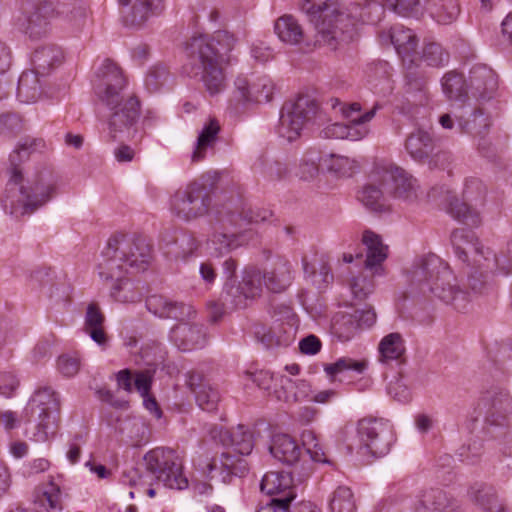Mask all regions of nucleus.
Returning <instances> with one entry per match:
<instances>
[{
	"mask_svg": "<svg viewBox=\"0 0 512 512\" xmlns=\"http://www.w3.org/2000/svg\"><path fill=\"white\" fill-rule=\"evenodd\" d=\"M19 386V380L12 372L0 373V394L6 398L12 397Z\"/></svg>",
	"mask_w": 512,
	"mask_h": 512,
	"instance_id": "obj_62",
	"label": "nucleus"
},
{
	"mask_svg": "<svg viewBox=\"0 0 512 512\" xmlns=\"http://www.w3.org/2000/svg\"><path fill=\"white\" fill-rule=\"evenodd\" d=\"M453 499L444 490L430 488L422 491L413 502V512H447Z\"/></svg>",
	"mask_w": 512,
	"mask_h": 512,
	"instance_id": "obj_31",
	"label": "nucleus"
},
{
	"mask_svg": "<svg viewBox=\"0 0 512 512\" xmlns=\"http://www.w3.org/2000/svg\"><path fill=\"white\" fill-rule=\"evenodd\" d=\"M368 82L377 88L378 82L388 85L390 78V66L387 62L372 64L367 70Z\"/></svg>",
	"mask_w": 512,
	"mask_h": 512,
	"instance_id": "obj_59",
	"label": "nucleus"
},
{
	"mask_svg": "<svg viewBox=\"0 0 512 512\" xmlns=\"http://www.w3.org/2000/svg\"><path fill=\"white\" fill-rule=\"evenodd\" d=\"M316 104L308 97H299L294 102H287L281 109L278 134L288 142L296 140L304 127L316 112Z\"/></svg>",
	"mask_w": 512,
	"mask_h": 512,
	"instance_id": "obj_15",
	"label": "nucleus"
},
{
	"mask_svg": "<svg viewBox=\"0 0 512 512\" xmlns=\"http://www.w3.org/2000/svg\"><path fill=\"white\" fill-rule=\"evenodd\" d=\"M47 149L42 138L26 137L20 140L8 159L9 180L6 193L2 200L4 209L9 214L19 217L33 213L45 205L55 192V185L49 172L41 173L29 178L24 184L21 163L36 153Z\"/></svg>",
	"mask_w": 512,
	"mask_h": 512,
	"instance_id": "obj_1",
	"label": "nucleus"
},
{
	"mask_svg": "<svg viewBox=\"0 0 512 512\" xmlns=\"http://www.w3.org/2000/svg\"><path fill=\"white\" fill-rule=\"evenodd\" d=\"M362 242L367 249L365 266L371 270L375 269L374 273L377 274L381 263L387 258L388 247L382 243L379 235L370 230L364 231Z\"/></svg>",
	"mask_w": 512,
	"mask_h": 512,
	"instance_id": "obj_39",
	"label": "nucleus"
},
{
	"mask_svg": "<svg viewBox=\"0 0 512 512\" xmlns=\"http://www.w3.org/2000/svg\"><path fill=\"white\" fill-rule=\"evenodd\" d=\"M374 181H380L386 193L395 198L412 200L416 197L417 181L402 168L394 164H383L372 172Z\"/></svg>",
	"mask_w": 512,
	"mask_h": 512,
	"instance_id": "obj_16",
	"label": "nucleus"
},
{
	"mask_svg": "<svg viewBox=\"0 0 512 512\" xmlns=\"http://www.w3.org/2000/svg\"><path fill=\"white\" fill-rule=\"evenodd\" d=\"M374 181H380L386 193L395 198L412 200L416 197L417 181L402 168L394 164H383L372 172Z\"/></svg>",
	"mask_w": 512,
	"mask_h": 512,
	"instance_id": "obj_17",
	"label": "nucleus"
},
{
	"mask_svg": "<svg viewBox=\"0 0 512 512\" xmlns=\"http://www.w3.org/2000/svg\"><path fill=\"white\" fill-rule=\"evenodd\" d=\"M244 219L233 212H219L217 227L207 241V249L216 257L223 256L242 246Z\"/></svg>",
	"mask_w": 512,
	"mask_h": 512,
	"instance_id": "obj_13",
	"label": "nucleus"
},
{
	"mask_svg": "<svg viewBox=\"0 0 512 512\" xmlns=\"http://www.w3.org/2000/svg\"><path fill=\"white\" fill-rule=\"evenodd\" d=\"M291 501L284 498H271L266 504H261L257 512H289Z\"/></svg>",
	"mask_w": 512,
	"mask_h": 512,
	"instance_id": "obj_64",
	"label": "nucleus"
},
{
	"mask_svg": "<svg viewBox=\"0 0 512 512\" xmlns=\"http://www.w3.org/2000/svg\"><path fill=\"white\" fill-rule=\"evenodd\" d=\"M260 489L272 498L294 500L296 496L292 476L290 473L283 471L265 473L260 483Z\"/></svg>",
	"mask_w": 512,
	"mask_h": 512,
	"instance_id": "obj_29",
	"label": "nucleus"
},
{
	"mask_svg": "<svg viewBox=\"0 0 512 512\" xmlns=\"http://www.w3.org/2000/svg\"><path fill=\"white\" fill-rule=\"evenodd\" d=\"M471 117L472 119L466 121L459 118V126L467 132L481 135L490 125L488 117L481 109L475 110Z\"/></svg>",
	"mask_w": 512,
	"mask_h": 512,
	"instance_id": "obj_56",
	"label": "nucleus"
},
{
	"mask_svg": "<svg viewBox=\"0 0 512 512\" xmlns=\"http://www.w3.org/2000/svg\"><path fill=\"white\" fill-rule=\"evenodd\" d=\"M340 111L344 118L348 120L346 124V139L358 141L366 137L369 133L367 123L375 116V109H371L361 114V106L359 103L343 105Z\"/></svg>",
	"mask_w": 512,
	"mask_h": 512,
	"instance_id": "obj_27",
	"label": "nucleus"
},
{
	"mask_svg": "<svg viewBox=\"0 0 512 512\" xmlns=\"http://www.w3.org/2000/svg\"><path fill=\"white\" fill-rule=\"evenodd\" d=\"M321 347L320 339L313 334L304 337L299 342V349L305 355H315L321 350Z\"/></svg>",
	"mask_w": 512,
	"mask_h": 512,
	"instance_id": "obj_63",
	"label": "nucleus"
},
{
	"mask_svg": "<svg viewBox=\"0 0 512 512\" xmlns=\"http://www.w3.org/2000/svg\"><path fill=\"white\" fill-rule=\"evenodd\" d=\"M234 86V98L242 103H267L275 92V84L267 75H240Z\"/></svg>",
	"mask_w": 512,
	"mask_h": 512,
	"instance_id": "obj_19",
	"label": "nucleus"
},
{
	"mask_svg": "<svg viewBox=\"0 0 512 512\" xmlns=\"http://www.w3.org/2000/svg\"><path fill=\"white\" fill-rule=\"evenodd\" d=\"M220 124L217 119L210 118L199 131L193 151L191 153V162L199 163L213 151L218 141L220 133Z\"/></svg>",
	"mask_w": 512,
	"mask_h": 512,
	"instance_id": "obj_30",
	"label": "nucleus"
},
{
	"mask_svg": "<svg viewBox=\"0 0 512 512\" xmlns=\"http://www.w3.org/2000/svg\"><path fill=\"white\" fill-rule=\"evenodd\" d=\"M443 93L450 100H460L464 96L463 77L456 72L446 73L441 80Z\"/></svg>",
	"mask_w": 512,
	"mask_h": 512,
	"instance_id": "obj_51",
	"label": "nucleus"
},
{
	"mask_svg": "<svg viewBox=\"0 0 512 512\" xmlns=\"http://www.w3.org/2000/svg\"><path fill=\"white\" fill-rule=\"evenodd\" d=\"M226 439L229 440V444L233 447L234 451L240 455H249L254 447V439L252 432L245 426L239 425L232 432H225Z\"/></svg>",
	"mask_w": 512,
	"mask_h": 512,
	"instance_id": "obj_49",
	"label": "nucleus"
},
{
	"mask_svg": "<svg viewBox=\"0 0 512 512\" xmlns=\"http://www.w3.org/2000/svg\"><path fill=\"white\" fill-rule=\"evenodd\" d=\"M451 243L458 259L470 267L468 282L475 293L483 294L492 286L494 271L507 275L512 270V237L500 256L484 249L474 232L464 228L452 232Z\"/></svg>",
	"mask_w": 512,
	"mask_h": 512,
	"instance_id": "obj_3",
	"label": "nucleus"
},
{
	"mask_svg": "<svg viewBox=\"0 0 512 512\" xmlns=\"http://www.w3.org/2000/svg\"><path fill=\"white\" fill-rule=\"evenodd\" d=\"M424 7L434 21L443 25L455 21L460 13L457 0H424Z\"/></svg>",
	"mask_w": 512,
	"mask_h": 512,
	"instance_id": "obj_38",
	"label": "nucleus"
},
{
	"mask_svg": "<svg viewBox=\"0 0 512 512\" xmlns=\"http://www.w3.org/2000/svg\"><path fill=\"white\" fill-rule=\"evenodd\" d=\"M485 423L489 426L487 433L497 438L499 435L494 430H503L506 427V415L512 412V400L505 392H499L485 399Z\"/></svg>",
	"mask_w": 512,
	"mask_h": 512,
	"instance_id": "obj_23",
	"label": "nucleus"
},
{
	"mask_svg": "<svg viewBox=\"0 0 512 512\" xmlns=\"http://www.w3.org/2000/svg\"><path fill=\"white\" fill-rule=\"evenodd\" d=\"M119 433L133 447L146 444L149 441V429L141 418L131 417L120 422Z\"/></svg>",
	"mask_w": 512,
	"mask_h": 512,
	"instance_id": "obj_40",
	"label": "nucleus"
},
{
	"mask_svg": "<svg viewBox=\"0 0 512 512\" xmlns=\"http://www.w3.org/2000/svg\"><path fill=\"white\" fill-rule=\"evenodd\" d=\"M41 75L33 70L24 71L19 79L16 90L17 98L22 103H34L42 95Z\"/></svg>",
	"mask_w": 512,
	"mask_h": 512,
	"instance_id": "obj_37",
	"label": "nucleus"
},
{
	"mask_svg": "<svg viewBox=\"0 0 512 512\" xmlns=\"http://www.w3.org/2000/svg\"><path fill=\"white\" fill-rule=\"evenodd\" d=\"M368 368L366 359H355L352 357H340L334 363L324 365V371L330 378H335L339 374L354 373L362 375Z\"/></svg>",
	"mask_w": 512,
	"mask_h": 512,
	"instance_id": "obj_46",
	"label": "nucleus"
},
{
	"mask_svg": "<svg viewBox=\"0 0 512 512\" xmlns=\"http://www.w3.org/2000/svg\"><path fill=\"white\" fill-rule=\"evenodd\" d=\"M412 282L457 310L465 309L469 302V294L459 287L448 264L435 254L424 257L414 267Z\"/></svg>",
	"mask_w": 512,
	"mask_h": 512,
	"instance_id": "obj_7",
	"label": "nucleus"
},
{
	"mask_svg": "<svg viewBox=\"0 0 512 512\" xmlns=\"http://www.w3.org/2000/svg\"><path fill=\"white\" fill-rule=\"evenodd\" d=\"M371 182L363 187L358 194V199L372 211H383L385 209L384 203V189H380L376 184L381 185L380 181H374L372 175L370 176Z\"/></svg>",
	"mask_w": 512,
	"mask_h": 512,
	"instance_id": "obj_50",
	"label": "nucleus"
},
{
	"mask_svg": "<svg viewBox=\"0 0 512 512\" xmlns=\"http://www.w3.org/2000/svg\"><path fill=\"white\" fill-rule=\"evenodd\" d=\"M302 442L313 461L326 462L325 453L312 431L302 433Z\"/></svg>",
	"mask_w": 512,
	"mask_h": 512,
	"instance_id": "obj_60",
	"label": "nucleus"
},
{
	"mask_svg": "<svg viewBox=\"0 0 512 512\" xmlns=\"http://www.w3.org/2000/svg\"><path fill=\"white\" fill-rule=\"evenodd\" d=\"M328 512H357L353 491L347 486H338L330 496Z\"/></svg>",
	"mask_w": 512,
	"mask_h": 512,
	"instance_id": "obj_48",
	"label": "nucleus"
},
{
	"mask_svg": "<svg viewBox=\"0 0 512 512\" xmlns=\"http://www.w3.org/2000/svg\"><path fill=\"white\" fill-rule=\"evenodd\" d=\"M19 10L18 24L31 36L40 34L51 19L80 31L91 16L86 0H21Z\"/></svg>",
	"mask_w": 512,
	"mask_h": 512,
	"instance_id": "obj_6",
	"label": "nucleus"
},
{
	"mask_svg": "<svg viewBox=\"0 0 512 512\" xmlns=\"http://www.w3.org/2000/svg\"><path fill=\"white\" fill-rule=\"evenodd\" d=\"M281 389L276 390V398L284 402L310 401L312 389L306 380H293L287 376L280 378Z\"/></svg>",
	"mask_w": 512,
	"mask_h": 512,
	"instance_id": "obj_36",
	"label": "nucleus"
},
{
	"mask_svg": "<svg viewBox=\"0 0 512 512\" xmlns=\"http://www.w3.org/2000/svg\"><path fill=\"white\" fill-rule=\"evenodd\" d=\"M246 462L228 452L221 454L219 460L214 459L207 464V473L212 474L214 471H219L224 482L230 480L232 476L241 477L247 472Z\"/></svg>",
	"mask_w": 512,
	"mask_h": 512,
	"instance_id": "obj_35",
	"label": "nucleus"
},
{
	"mask_svg": "<svg viewBox=\"0 0 512 512\" xmlns=\"http://www.w3.org/2000/svg\"><path fill=\"white\" fill-rule=\"evenodd\" d=\"M169 72L165 66L157 64L152 66L145 77V86L151 92H156L169 82Z\"/></svg>",
	"mask_w": 512,
	"mask_h": 512,
	"instance_id": "obj_55",
	"label": "nucleus"
},
{
	"mask_svg": "<svg viewBox=\"0 0 512 512\" xmlns=\"http://www.w3.org/2000/svg\"><path fill=\"white\" fill-rule=\"evenodd\" d=\"M472 501L479 504L485 512H510L496 496L493 487L485 484H476L469 490Z\"/></svg>",
	"mask_w": 512,
	"mask_h": 512,
	"instance_id": "obj_41",
	"label": "nucleus"
},
{
	"mask_svg": "<svg viewBox=\"0 0 512 512\" xmlns=\"http://www.w3.org/2000/svg\"><path fill=\"white\" fill-rule=\"evenodd\" d=\"M96 93L111 111L108 128L112 141L129 137L140 114V103L133 94L125 93L126 80L120 68L106 59L98 71Z\"/></svg>",
	"mask_w": 512,
	"mask_h": 512,
	"instance_id": "obj_2",
	"label": "nucleus"
},
{
	"mask_svg": "<svg viewBox=\"0 0 512 512\" xmlns=\"http://www.w3.org/2000/svg\"><path fill=\"white\" fill-rule=\"evenodd\" d=\"M377 350L380 363L400 362L406 353L405 340L398 332L389 333L380 340Z\"/></svg>",
	"mask_w": 512,
	"mask_h": 512,
	"instance_id": "obj_34",
	"label": "nucleus"
},
{
	"mask_svg": "<svg viewBox=\"0 0 512 512\" xmlns=\"http://www.w3.org/2000/svg\"><path fill=\"white\" fill-rule=\"evenodd\" d=\"M125 252H129L128 244L117 245V240L114 237L108 240L97 264L100 279L106 282L119 280V277L130 271L125 261Z\"/></svg>",
	"mask_w": 512,
	"mask_h": 512,
	"instance_id": "obj_20",
	"label": "nucleus"
},
{
	"mask_svg": "<svg viewBox=\"0 0 512 512\" xmlns=\"http://www.w3.org/2000/svg\"><path fill=\"white\" fill-rule=\"evenodd\" d=\"M390 38L397 53L402 58L407 85L415 83V86H418V82L423 79V72H416L415 55L418 45L416 34L409 28L395 25L391 28Z\"/></svg>",
	"mask_w": 512,
	"mask_h": 512,
	"instance_id": "obj_18",
	"label": "nucleus"
},
{
	"mask_svg": "<svg viewBox=\"0 0 512 512\" xmlns=\"http://www.w3.org/2000/svg\"><path fill=\"white\" fill-rule=\"evenodd\" d=\"M384 6V3L381 4L374 0H365L361 3L352 4L349 8H344V23L338 24V26L343 27L344 24L351 23L353 30L343 35V37L341 36L338 39V43L349 41L353 38L358 22L367 24L378 23L384 16Z\"/></svg>",
	"mask_w": 512,
	"mask_h": 512,
	"instance_id": "obj_21",
	"label": "nucleus"
},
{
	"mask_svg": "<svg viewBox=\"0 0 512 512\" xmlns=\"http://www.w3.org/2000/svg\"><path fill=\"white\" fill-rule=\"evenodd\" d=\"M406 150L415 160L427 158L433 149L430 134L423 130H416L406 140Z\"/></svg>",
	"mask_w": 512,
	"mask_h": 512,
	"instance_id": "obj_47",
	"label": "nucleus"
},
{
	"mask_svg": "<svg viewBox=\"0 0 512 512\" xmlns=\"http://www.w3.org/2000/svg\"><path fill=\"white\" fill-rule=\"evenodd\" d=\"M235 43L236 39L227 31L193 37L186 50L198 63L185 65L184 72L190 77H200L211 95L219 93L225 86L224 67L229 63V53Z\"/></svg>",
	"mask_w": 512,
	"mask_h": 512,
	"instance_id": "obj_4",
	"label": "nucleus"
},
{
	"mask_svg": "<svg viewBox=\"0 0 512 512\" xmlns=\"http://www.w3.org/2000/svg\"><path fill=\"white\" fill-rule=\"evenodd\" d=\"M472 86L477 90L480 98H490L498 87L496 74L485 66L475 67L471 76Z\"/></svg>",
	"mask_w": 512,
	"mask_h": 512,
	"instance_id": "obj_45",
	"label": "nucleus"
},
{
	"mask_svg": "<svg viewBox=\"0 0 512 512\" xmlns=\"http://www.w3.org/2000/svg\"><path fill=\"white\" fill-rule=\"evenodd\" d=\"M271 455L285 464H294L301 455V447L297 441L287 434H276L269 446Z\"/></svg>",
	"mask_w": 512,
	"mask_h": 512,
	"instance_id": "obj_33",
	"label": "nucleus"
},
{
	"mask_svg": "<svg viewBox=\"0 0 512 512\" xmlns=\"http://www.w3.org/2000/svg\"><path fill=\"white\" fill-rule=\"evenodd\" d=\"M324 162L329 171L341 177L352 176L357 168L356 162L345 156L330 155Z\"/></svg>",
	"mask_w": 512,
	"mask_h": 512,
	"instance_id": "obj_54",
	"label": "nucleus"
},
{
	"mask_svg": "<svg viewBox=\"0 0 512 512\" xmlns=\"http://www.w3.org/2000/svg\"><path fill=\"white\" fill-rule=\"evenodd\" d=\"M384 5L403 17L418 14L420 0H382Z\"/></svg>",
	"mask_w": 512,
	"mask_h": 512,
	"instance_id": "obj_57",
	"label": "nucleus"
},
{
	"mask_svg": "<svg viewBox=\"0 0 512 512\" xmlns=\"http://www.w3.org/2000/svg\"><path fill=\"white\" fill-rule=\"evenodd\" d=\"M291 264L284 259L275 262L271 270L262 274L255 268H246L239 285H228L227 294L231 296V304L235 308H245L250 301L262 292V284L272 292L284 291L292 282Z\"/></svg>",
	"mask_w": 512,
	"mask_h": 512,
	"instance_id": "obj_8",
	"label": "nucleus"
},
{
	"mask_svg": "<svg viewBox=\"0 0 512 512\" xmlns=\"http://www.w3.org/2000/svg\"><path fill=\"white\" fill-rule=\"evenodd\" d=\"M359 452L363 455L382 457L395 441L393 428L383 419L364 418L358 422Z\"/></svg>",
	"mask_w": 512,
	"mask_h": 512,
	"instance_id": "obj_14",
	"label": "nucleus"
},
{
	"mask_svg": "<svg viewBox=\"0 0 512 512\" xmlns=\"http://www.w3.org/2000/svg\"><path fill=\"white\" fill-rule=\"evenodd\" d=\"M169 205L176 218L189 222L209 212L211 197L206 185L195 180L176 190Z\"/></svg>",
	"mask_w": 512,
	"mask_h": 512,
	"instance_id": "obj_11",
	"label": "nucleus"
},
{
	"mask_svg": "<svg viewBox=\"0 0 512 512\" xmlns=\"http://www.w3.org/2000/svg\"><path fill=\"white\" fill-rule=\"evenodd\" d=\"M104 322L105 316L100 307L95 303H90L86 309L84 330L98 345H104L107 341Z\"/></svg>",
	"mask_w": 512,
	"mask_h": 512,
	"instance_id": "obj_42",
	"label": "nucleus"
},
{
	"mask_svg": "<svg viewBox=\"0 0 512 512\" xmlns=\"http://www.w3.org/2000/svg\"><path fill=\"white\" fill-rule=\"evenodd\" d=\"M190 319L179 321L170 331V340L182 351L201 348L206 343L204 327L189 323Z\"/></svg>",
	"mask_w": 512,
	"mask_h": 512,
	"instance_id": "obj_25",
	"label": "nucleus"
},
{
	"mask_svg": "<svg viewBox=\"0 0 512 512\" xmlns=\"http://www.w3.org/2000/svg\"><path fill=\"white\" fill-rule=\"evenodd\" d=\"M144 465L149 475H138L137 470L130 471L124 477L126 481L135 486V491H130V498H134L135 492L144 493L154 498L160 493L161 487L175 490L188 488L189 481L184 473L183 457L175 450L166 447H156L144 455Z\"/></svg>",
	"mask_w": 512,
	"mask_h": 512,
	"instance_id": "obj_5",
	"label": "nucleus"
},
{
	"mask_svg": "<svg viewBox=\"0 0 512 512\" xmlns=\"http://www.w3.org/2000/svg\"><path fill=\"white\" fill-rule=\"evenodd\" d=\"M59 410L56 393L48 387L37 390L23 410L22 419L25 423L36 421V431L31 439L35 442H45L53 434Z\"/></svg>",
	"mask_w": 512,
	"mask_h": 512,
	"instance_id": "obj_10",
	"label": "nucleus"
},
{
	"mask_svg": "<svg viewBox=\"0 0 512 512\" xmlns=\"http://www.w3.org/2000/svg\"><path fill=\"white\" fill-rule=\"evenodd\" d=\"M320 152L311 150L304 154L299 164V176L303 180H311L318 175L319 163L322 161Z\"/></svg>",
	"mask_w": 512,
	"mask_h": 512,
	"instance_id": "obj_53",
	"label": "nucleus"
},
{
	"mask_svg": "<svg viewBox=\"0 0 512 512\" xmlns=\"http://www.w3.org/2000/svg\"><path fill=\"white\" fill-rule=\"evenodd\" d=\"M274 30L282 42L291 45L298 44L304 35L301 25L292 15L279 17L275 22Z\"/></svg>",
	"mask_w": 512,
	"mask_h": 512,
	"instance_id": "obj_44",
	"label": "nucleus"
},
{
	"mask_svg": "<svg viewBox=\"0 0 512 512\" xmlns=\"http://www.w3.org/2000/svg\"><path fill=\"white\" fill-rule=\"evenodd\" d=\"M59 372L65 377L75 376L81 367V359L78 354H64L58 358Z\"/></svg>",
	"mask_w": 512,
	"mask_h": 512,
	"instance_id": "obj_61",
	"label": "nucleus"
},
{
	"mask_svg": "<svg viewBox=\"0 0 512 512\" xmlns=\"http://www.w3.org/2000/svg\"><path fill=\"white\" fill-rule=\"evenodd\" d=\"M63 60V52L56 45H44L37 48L32 56L33 71L42 77L48 75Z\"/></svg>",
	"mask_w": 512,
	"mask_h": 512,
	"instance_id": "obj_32",
	"label": "nucleus"
},
{
	"mask_svg": "<svg viewBox=\"0 0 512 512\" xmlns=\"http://www.w3.org/2000/svg\"><path fill=\"white\" fill-rule=\"evenodd\" d=\"M114 284L110 290V296L119 303H135L142 299L143 289L139 283L124 276L119 280H113Z\"/></svg>",
	"mask_w": 512,
	"mask_h": 512,
	"instance_id": "obj_43",
	"label": "nucleus"
},
{
	"mask_svg": "<svg viewBox=\"0 0 512 512\" xmlns=\"http://www.w3.org/2000/svg\"><path fill=\"white\" fill-rule=\"evenodd\" d=\"M462 194V202L454 196L447 195L448 213L459 222L477 227L482 220L478 207L484 204L486 188L481 180L470 178L465 181Z\"/></svg>",
	"mask_w": 512,
	"mask_h": 512,
	"instance_id": "obj_12",
	"label": "nucleus"
},
{
	"mask_svg": "<svg viewBox=\"0 0 512 512\" xmlns=\"http://www.w3.org/2000/svg\"><path fill=\"white\" fill-rule=\"evenodd\" d=\"M351 293L356 300L362 301L373 292L374 284L372 279L364 275L353 277L349 284Z\"/></svg>",
	"mask_w": 512,
	"mask_h": 512,
	"instance_id": "obj_58",
	"label": "nucleus"
},
{
	"mask_svg": "<svg viewBox=\"0 0 512 512\" xmlns=\"http://www.w3.org/2000/svg\"><path fill=\"white\" fill-rule=\"evenodd\" d=\"M198 406L205 411L211 412L217 409L220 395L219 392L208 384H201L194 389Z\"/></svg>",
	"mask_w": 512,
	"mask_h": 512,
	"instance_id": "obj_52",
	"label": "nucleus"
},
{
	"mask_svg": "<svg viewBox=\"0 0 512 512\" xmlns=\"http://www.w3.org/2000/svg\"><path fill=\"white\" fill-rule=\"evenodd\" d=\"M123 7L125 25L140 27L151 17L159 15L164 10V0H117Z\"/></svg>",
	"mask_w": 512,
	"mask_h": 512,
	"instance_id": "obj_22",
	"label": "nucleus"
},
{
	"mask_svg": "<svg viewBox=\"0 0 512 512\" xmlns=\"http://www.w3.org/2000/svg\"><path fill=\"white\" fill-rule=\"evenodd\" d=\"M117 245L126 243L129 252H125V261L131 272H140L147 269L152 260L151 246L142 238H132L124 235L114 236Z\"/></svg>",
	"mask_w": 512,
	"mask_h": 512,
	"instance_id": "obj_26",
	"label": "nucleus"
},
{
	"mask_svg": "<svg viewBox=\"0 0 512 512\" xmlns=\"http://www.w3.org/2000/svg\"><path fill=\"white\" fill-rule=\"evenodd\" d=\"M301 11L316 30V42L336 49L338 39L353 30L351 23H344V6L339 0H301Z\"/></svg>",
	"mask_w": 512,
	"mask_h": 512,
	"instance_id": "obj_9",
	"label": "nucleus"
},
{
	"mask_svg": "<svg viewBox=\"0 0 512 512\" xmlns=\"http://www.w3.org/2000/svg\"><path fill=\"white\" fill-rule=\"evenodd\" d=\"M147 309L160 318H172L177 321L193 319L196 311L189 304L173 302L162 295H152L146 299Z\"/></svg>",
	"mask_w": 512,
	"mask_h": 512,
	"instance_id": "obj_24",
	"label": "nucleus"
},
{
	"mask_svg": "<svg viewBox=\"0 0 512 512\" xmlns=\"http://www.w3.org/2000/svg\"><path fill=\"white\" fill-rule=\"evenodd\" d=\"M450 55L449 53L437 42H428L422 48L420 54L415 55L416 72H423L422 81L418 82V86L408 85L410 90H423L425 87V71L422 69V64L441 68L448 64Z\"/></svg>",
	"mask_w": 512,
	"mask_h": 512,
	"instance_id": "obj_28",
	"label": "nucleus"
}]
</instances>
